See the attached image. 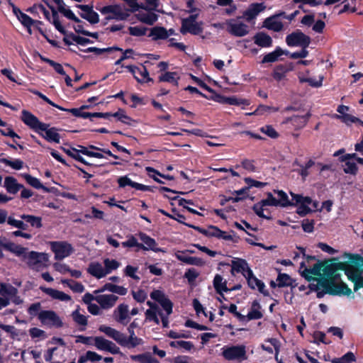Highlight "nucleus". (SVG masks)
<instances>
[{
	"instance_id": "obj_34",
	"label": "nucleus",
	"mask_w": 363,
	"mask_h": 363,
	"mask_svg": "<svg viewBox=\"0 0 363 363\" xmlns=\"http://www.w3.org/2000/svg\"><path fill=\"white\" fill-rule=\"evenodd\" d=\"M130 359L140 363H159V361L150 352L130 355Z\"/></svg>"
},
{
	"instance_id": "obj_64",
	"label": "nucleus",
	"mask_w": 363,
	"mask_h": 363,
	"mask_svg": "<svg viewBox=\"0 0 363 363\" xmlns=\"http://www.w3.org/2000/svg\"><path fill=\"white\" fill-rule=\"evenodd\" d=\"M345 167L344 168V172L345 174H350L352 175H356L358 172V167L357 164L354 162L346 161Z\"/></svg>"
},
{
	"instance_id": "obj_30",
	"label": "nucleus",
	"mask_w": 363,
	"mask_h": 363,
	"mask_svg": "<svg viewBox=\"0 0 363 363\" xmlns=\"http://www.w3.org/2000/svg\"><path fill=\"white\" fill-rule=\"evenodd\" d=\"M261 308L262 306L259 301H253L250 311L247 315V320L261 319L263 317V313L260 311Z\"/></svg>"
},
{
	"instance_id": "obj_5",
	"label": "nucleus",
	"mask_w": 363,
	"mask_h": 363,
	"mask_svg": "<svg viewBox=\"0 0 363 363\" xmlns=\"http://www.w3.org/2000/svg\"><path fill=\"white\" fill-rule=\"evenodd\" d=\"M286 43L289 47L308 48L311 38L300 30H296L286 35Z\"/></svg>"
},
{
	"instance_id": "obj_63",
	"label": "nucleus",
	"mask_w": 363,
	"mask_h": 363,
	"mask_svg": "<svg viewBox=\"0 0 363 363\" xmlns=\"http://www.w3.org/2000/svg\"><path fill=\"white\" fill-rule=\"evenodd\" d=\"M248 286L252 289H255L256 286L260 280L258 279L253 274L252 270H249L248 274L245 276Z\"/></svg>"
},
{
	"instance_id": "obj_36",
	"label": "nucleus",
	"mask_w": 363,
	"mask_h": 363,
	"mask_svg": "<svg viewBox=\"0 0 363 363\" xmlns=\"http://www.w3.org/2000/svg\"><path fill=\"white\" fill-rule=\"evenodd\" d=\"M89 107V106L88 105H83L79 108H72V110H70V113L75 117L89 118L91 121H94V118H95V113L82 111V110L88 108Z\"/></svg>"
},
{
	"instance_id": "obj_3",
	"label": "nucleus",
	"mask_w": 363,
	"mask_h": 363,
	"mask_svg": "<svg viewBox=\"0 0 363 363\" xmlns=\"http://www.w3.org/2000/svg\"><path fill=\"white\" fill-rule=\"evenodd\" d=\"M319 284L326 290L328 294L332 296H350L352 292L348 286L341 281L339 284L332 283L330 280H319Z\"/></svg>"
},
{
	"instance_id": "obj_23",
	"label": "nucleus",
	"mask_w": 363,
	"mask_h": 363,
	"mask_svg": "<svg viewBox=\"0 0 363 363\" xmlns=\"http://www.w3.org/2000/svg\"><path fill=\"white\" fill-rule=\"evenodd\" d=\"M213 287L216 292L220 295L224 299L223 292H228V288L227 287V281L224 280L221 275L217 274L215 275L213 281Z\"/></svg>"
},
{
	"instance_id": "obj_58",
	"label": "nucleus",
	"mask_w": 363,
	"mask_h": 363,
	"mask_svg": "<svg viewBox=\"0 0 363 363\" xmlns=\"http://www.w3.org/2000/svg\"><path fill=\"white\" fill-rule=\"evenodd\" d=\"M73 320L78 325L86 326L88 323L87 318L85 315L81 314L79 310H75L72 313Z\"/></svg>"
},
{
	"instance_id": "obj_55",
	"label": "nucleus",
	"mask_w": 363,
	"mask_h": 363,
	"mask_svg": "<svg viewBox=\"0 0 363 363\" xmlns=\"http://www.w3.org/2000/svg\"><path fill=\"white\" fill-rule=\"evenodd\" d=\"M94 340L95 347L99 350L106 351V349H108V346L111 343V341L108 340L103 337H95Z\"/></svg>"
},
{
	"instance_id": "obj_61",
	"label": "nucleus",
	"mask_w": 363,
	"mask_h": 363,
	"mask_svg": "<svg viewBox=\"0 0 363 363\" xmlns=\"http://www.w3.org/2000/svg\"><path fill=\"white\" fill-rule=\"evenodd\" d=\"M311 203H306L305 201H302V203H301L300 204L296 206H297L296 213L302 217L311 213L312 210L308 206V205H310Z\"/></svg>"
},
{
	"instance_id": "obj_19",
	"label": "nucleus",
	"mask_w": 363,
	"mask_h": 363,
	"mask_svg": "<svg viewBox=\"0 0 363 363\" xmlns=\"http://www.w3.org/2000/svg\"><path fill=\"white\" fill-rule=\"evenodd\" d=\"M78 7L81 10L79 15L82 18L88 21L89 23H98L99 15L94 11L91 7L87 5H79Z\"/></svg>"
},
{
	"instance_id": "obj_32",
	"label": "nucleus",
	"mask_w": 363,
	"mask_h": 363,
	"mask_svg": "<svg viewBox=\"0 0 363 363\" xmlns=\"http://www.w3.org/2000/svg\"><path fill=\"white\" fill-rule=\"evenodd\" d=\"M23 177L25 179L26 182L32 187L36 189H43L46 193H49L51 191L50 189L43 185L38 178L34 177L29 174H23Z\"/></svg>"
},
{
	"instance_id": "obj_12",
	"label": "nucleus",
	"mask_w": 363,
	"mask_h": 363,
	"mask_svg": "<svg viewBox=\"0 0 363 363\" xmlns=\"http://www.w3.org/2000/svg\"><path fill=\"white\" fill-rule=\"evenodd\" d=\"M138 236L139 237L140 240L143 242L142 244L144 245V247H140V250L147 251V250H152L155 252H165L166 250L164 249H162L161 247H157V243L156 242L155 240L148 235H147L145 233L140 232L138 234Z\"/></svg>"
},
{
	"instance_id": "obj_47",
	"label": "nucleus",
	"mask_w": 363,
	"mask_h": 363,
	"mask_svg": "<svg viewBox=\"0 0 363 363\" xmlns=\"http://www.w3.org/2000/svg\"><path fill=\"white\" fill-rule=\"evenodd\" d=\"M62 282L66 284L75 293H82L84 291V286L80 282L72 279H65Z\"/></svg>"
},
{
	"instance_id": "obj_54",
	"label": "nucleus",
	"mask_w": 363,
	"mask_h": 363,
	"mask_svg": "<svg viewBox=\"0 0 363 363\" xmlns=\"http://www.w3.org/2000/svg\"><path fill=\"white\" fill-rule=\"evenodd\" d=\"M322 272L325 278H328L335 273L337 268L335 267L333 263H329L328 261L323 262Z\"/></svg>"
},
{
	"instance_id": "obj_41",
	"label": "nucleus",
	"mask_w": 363,
	"mask_h": 363,
	"mask_svg": "<svg viewBox=\"0 0 363 363\" xmlns=\"http://www.w3.org/2000/svg\"><path fill=\"white\" fill-rule=\"evenodd\" d=\"M122 67L126 68L130 72H131L134 77L135 76H137L136 74L141 77L140 79H145L146 77H148L149 72L145 66H143L142 68H139L135 65L124 66L122 65Z\"/></svg>"
},
{
	"instance_id": "obj_31",
	"label": "nucleus",
	"mask_w": 363,
	"mask_h": 363,
	"mask_svg": "<svg viewBox=\"0 0 363 363\" xmlns=\"http://www.w3.org/2000/svg\"><path fill=\"white\" fill-rule=\"evenodd\" d=\"M298 13H299V11H294L290 15H286L285 13H279L269 18H267L264 20V23H279V21L282 20H288L289 21H291L294 20V16H296Z\"/></svg>"
},
{
	"instance_id": "obj_16",
	"label": "nucleus",
	"mask_w": 363,
	"mask_h": 363,
	"mask_svg": "<svg viewBox=\"0 0 363 363\" xmlns=\"http://www.w3.org/2000/svg\"><path fill=\"white\" fill-rule=\"evenodd\" d=\"M118 298V297L113 294H102L95 297V300L103 309L112 308L116 304Z\"/></svg>"
},
{
	"instance_id": "obj_28",
	"label": "nucleus",
	"mask_w": 363,
	"mask_h": 363,
	"mask_svg": "<svg viewBox=\"0 0 363 363\" xmlns=\"http://www.w3.org/2000/svg\"><path fill=\"white\" fill-rule=\"evenodd\" d=\"M105 291H108L121 296H125L128 292V289L123 286L106 283L100 289L95 291V293L104 292Z\"/></svg>"
},
{
	"instance_id": "obj_11",
	"label": "nucleus",
	"mask_w": 363,
	"mask_h": 363,
	"mask_svg": "<svg viewBox=\"0 0 363 363\" xmlns=\"http://www.w3.org/2000/svg\"><path fill=\"white\" fill-rule=\"evenodd\" d=\"M58 130L56 127H50L49 123H45V128L37 133L49 143H60L61 137Z\"/></svg>"
},
{
	"instance_id": "obj_21",
	"label": "nucleus",
	"mask_w": 363,
	"mask_h": 363,
	"mask_svg": "<svg viewBox=\"0 0 363 363\" xmlns=\"http://www.w3.org/2000/svg\"><path fill=\"white\" fill-rule=\"evenodd\" d=\"M264 9L265 6L262 4H252L244 12L243 16L245 20L248 21H252L261 11H264Z\"/></svg>"
},
{
	"instance_id": "obj_44",
	"label": "nucleus",
	"mask_w": 363,
	"mask_h": 363,
	"mask_svg": "<svg viewBox=\"0 0 363 363\" xmlns=\"http://www.w3.org/2000/svg\"><path fill=\"white\" fill-rule=\"evenodd\" d=\"M0 162L11 167L15 170H20L23 167L24 162L20 159L10 160L7 158H0Z\"/></svg>"
},
{
	"instance_id": "obj_39",
	"label": "nucleus",
	"mask_w": 363,
	"mask_h": 363,
	"mask_svg": "<svg viewBox=\"0 0 363 363\" xmlns=\"http://www.w3.org/2000/svg\"><path fill=\"white\" fill-rule=\"evenodd\" d=\"M56 313L54 311L51 310H43L39 312L38 313V319L43 325H47L50 322L52 323V320H54Z\"/></svg>"
},
{
	"instance_id": "obj_24",
	"label": "nucleus",
	"mask_w": 363,
	"mask_h": 363,
	"mask_svg": "<svg viewBox=\"0 0 363 363\" xmlns=\"http://www.w3.org/2000/svg\"><path fill=\"white\" fill-rule=\"evenodd\" d=\"M289 52L284 50L280 47H277L273 52H269L264 56L262 63L274 62L278 60L279 57L283 55H288Z\"/></svg>"
},
{
	"instance_id": "obj_62",
	"label": "nucleus",
	"mask_w": 363,
	"mask_h": 363,
	"mask_svg": "<svg viewBox=\"0 0 363 363\" xmlns=\"http://www.w3.org/2000/svg\"><path fill=\"white\" fill-rule=\"evenodd\" d=\"M260 131L271 138L275 139L279 137V133L277 131L272 127V125H267L260 128Z\"/></svg>"
},
{
	"instance_id": "obj_60",
	"label": "nucleus",
	"mask_w": 363,
	"mask_h": 363,
	"mask_svg": "<svg viewBox=\"0 0 363 363\" xmlns=\"http://www.w3.org/2000/svg\"><path fill=\"white\" fill-rule=\"evenodd\" d=\"M104 270L107 272V274L111 273L112 270L116 269L119 267L120 263L116 259H106L104 261Z\"/></svg>"
},
{
	"instance_id": "obj_56",
	"label": "nucleus",
	"mask_w": 363,
	"mask_h": 363,
	"mask_svg": "<svg viewBox=\"0 0 363 363\" xmlns=\"http://www.w3.org/2000/svg\"><path fill=\"white\" fill-rule=\"evenodd\" d=\"M334 118L340 119L343 123H346L347 125H349L350 123L361 122V120L359 118L355 117L349 113L343 115L335 114Z\"/></svg>"
},
{
	"instance_id": "obj_17",
	"label": "nucleus",
	"mask_w": 363,
	"mask_h": 363,
	"mask_svg": "<svg viewBox=\"0 0 363 363\" xmlns=\"http://www.w3.org/2000/svg\"><path fill=\"white\" fill-rule=\"evenodd\" d=\"M226 30L232 35L242 37L249 33L250 28L247 24H227Z\"/></svg>"
},
{
	"instance_id": "obj_38",
	"label": "nucleus",
	"mask_w": 363,
	"mask_h": 363,
	"mask_svg": "<svg viewBox=\"0 0 363 363\" xmlns=\"http://www.w3.org/2000/svg\"><path fill=\"white\" fill-rule=\"evenodd\" d=\"M177 76V73L176 72H166L159 77L158 81L159 82H169L178 86L179 77H176Z\"/></svg>"
},
{
	"instance_id": "obj_57",
	"label": "nucleus",
	"mask_w": 363,
	"mask_h": 363,
	"mask_svg": "<svg viewBox=\"0 0 363 363\" xmlns=\"http://www.w3.org/2000/svg\"><path fill=\"white\" fill-rule=\"evenodd\" d=\"M55 26V28L59 30L60 33L64 34L63 41L67 45H72L73 43V40H72V33L69 34L67 33L65 31V24H53Z\"/></svg>"
},
{
	"instance_id": "obj_27",
	"label": "nucleus",
	"mask_w": 363,
	"mask_h": 363,
	"mask_svg": "<svg viewBox=\"0 0 363 363\" xmlns=\"http://www.w3.org/2000/svg\"><path fill=\"white\" fill-rule=\"evenodd\" d=\"M177 258L187 264L195 265L198 267H202L205 264V262L202 258L196 257H191L182 252V254H177Z\"/></svg>"
},
{
	"instance_id": "obj_48",
	"label": "nucleus",
	"mask_w": 363,
	"mask_h": 363,
	"mask_svg": "<svg viewBox=\"0 0 363 363\" xmlns=\"http://www.w3.org/2000/svg\"><path fill=\"white\" fill-rule=\"evenodd\" d=\"M121 245L123 247H137L138 249L136 250L137 252L138 251V250H140V247H144V245L142 244V243H140L138 242V240L136 239V238L133 235H130L129 236H128V240L125 242H123L121 243Z\"/></svg>"
},
{
	"instance_id": "obj_42",
	"label": "nucleus",
	"mask_w": 363,
	"mask_h": 363,
	"mask_svg": "<svg viewBox=\"0 0 363 363\" xmlns=\"http://www.w3.org/2000/svg\"><path fill=\"white\" fill-rule=\"evenodd\" d=\"M21 218L27 223H30L32 227L40 228L43 226L41 217L33 215L23 214L21 216Z\"/></svg>"
},
{
	"instance_id": "obj_6",
	"label": "nucleus",
	"mask_w": 363,
	"mask_h": 363,
	"mask_svg": "<svg viewBox=\"0 0 363 363\" xmlns=\"http://www.w3.org/2000/svg\"><path fill=\"white\" fill-rule=\"evenodd\" d=\"M50 249L55 254L56 260H62L69 256L74 251L72 245L66 241H52L50 243Z\"/></svg>"
},
{
	"instance_id": "obj_45",
	"label": "nucleus",
	"mask_w": 363,
	"mask_h": 363,
	"mask_svg": "<svg viewBox=\"0 0 363 363\" xmlns=\"http://www.w3.org/2000/svg\"><path fill=\"white\" fill-rule=\"evenodd\" d=\"M288 71L289 69L285 65H279L274 69L272 76L277 81H281L285 77V74Z\"/></svg>"
},
{
	"instance_id": "obj_52",
	"label": "nucleus",
	"mask_w": 363,
	"mask_h": 363,
	"mask_svg": "<svg viewBox=\"0 0 363 363\" xmlns=\"http://www.w3.org/2000/svg\"><path fill=\"white\" fill-rule=\"evenodd\" d=\"M18 294V289L11 286V285H6V284H1L0 286V294L1 296L8 295L9 296H12L14 295H16Z\"/></svg>"
},
{
	"instance_id": "obj_22",
	"label": "nucleus",
	"mask_w": 363,
	"mask_h": 363,
	"mask_svg": "<svg viewBox=\"0 0 363 363\" xmlns=\"http://www.w3.org/2000/svg\"><path fill=\"white\" fill-rule=\"evenodd\" d=\"M40 289L43 292L48 294L53 299H57V300L63 301H68L71 300L70 296L67 295V294H65L62 291H58L57 289H54L52 288H47L45 286H40Z\"/></svg>"
},
{
	"instance_id": "obj_13",
	"label": "nucleus",
	"mask_w": 363,
	"mask_h": 363,
	"mask_svg": "<svg viewBox=\"0 0 363 363\" xmlns=\"http://www.w3.org/2000/svg\"><path fill=\"white\" fill-rule=\"evenodd\" d=\"M114 320L123 325H126L130 320L128 306L125 303H121L113 311Z\"/></svg>"
},
{
	"instance_id": "obj_33",
	"label": "nucleus",
	"mask_w": 363,
	"mask_h": 363,
	"mask_svg": "<svg viewBox=\"0 0 363 363\" xmlns=\"http://www.w3.org/2000/svg\"><path fill=\"white\" fill-rule=\"evenodd\" d=\"M58 11L65 16L68 20L74 21L76 23H79L80 21L77 18L74 13L67 7L64 1L61 0L60 3L56 4Z\"/></svg>"
},
{
	"instance_id": "obj_8",
	"label": "nucleus",
	"mask_w": 363,
	"mask_h": 363,
	"mask_svg": "<svg viewBox=\"0 0 363 363\" xmlns=\"http://www.w3.org/2000/svg\"><path fill=\"white\" fill-rule=\"evenodd\" d=\"M210 100H213L216 102L223 104H229L238 106H242V109L245 108V106H247L250 104L249 100L245 99L238 98L235 96H225L221 94H216L214 96H210Z\"/></svg>"
},
{
	"instance_id": "obj_53",
	"label": "nucleus",
	"mask_w": 363,
	"mask_h": 363,
	"mask_svg": "<svg viewBox=\"0 0 363 363\" xmlns=\"http://www.w3.org/2000/svg\"><path fill=\"white\" fill-rule=\"evenodd\" d=\"M264 206H262L260 201L255 203L252 206V210L255 213V214L259 218H264L266 220H270L272 219V217L269 215L267 216L264 213Z\"/></svg>"
},
{
	"instance_id": "obj_1",
	"label": "nucleus",
	"mask_w": 363,
	"mask_h": 363,
	"mask_svg": "<svg viewBox=\"0 0 363 363\" xmlns=\"http://www.w3.org/2000/svg\"><path fill=\"white\" fill-rule=\"evenodd\" d=\"M99 330L113 339L118 345L123 347L134 348L143 344V339L137 337L135 333L129 334V336L126 337L120 331L104 325H101L99 328Z\"/></svg>"
},
{
	"instance_id": "obj_46",
	"label": "nucleus",
	"mask_w": 363,
	"mask_h": 363,
	"mask_svg": "<svg viewBox=\"0 0 363 363\" xmlns=\"http://www.w3.org/2000/svg\"><path fill=\"white\" fill-rule=\"evenodd\" d=\"M290 194L291 196V206H296L302 201H305L306 203H312V199L309 196H303L301 194H296L293 192H290Z\"/></svg>"
},
{
	"instance_id": "obj_20",
	"label": "nucleus",
	"mask_w": 363,
	"mask_h": 363,
	"mask_svg": "<svg viewBox=\"0 0 363 363\" xmlns=\"http://www.w3.org/2000/svg\"><path fill=\"white\" fill-rule=\"evenodd\" d=\"M6 191L11 194H17L21 189L23 188V185L18 183L17 179L13 177H6L4 179V185Z\"/></svg>"
},
{
	"instance_id": "obj_51",
	"label": "nucleus",
	"mask_w": 363,
	"mask_h": 363,
	"mask_svg": "<svg viewBox=\"0 0 363 363\" xmlns=\"http://www.w3.org/2000/svg\"><path fill=\"white\" fill-rule=\"evenodd\" d=\"M356 361L355 355L352 352H347L340 358H334L333 363H351Z\"/></svg>"
},
{
	"instance_id": "obj_15",
	"label": "nucleus",
	"mask_w": 363,
	"mask_h": 363,
	"mask_svg": "<svg viewBox=\"0 0 363 363\" xmlns=\"http://www.w3.org/2000/svg\"><path fill=\"white\" fill-rule=\"evenodd\" d=\"M231 274H234V272L241 273L245 277L248 274L249 270H252L247 261L241 258H235L232 260Z\"/></svg>"
},
{
	"instance_id": "obj_10",
	"label": "nucleus",
	"mask_w": 363,
	"mask_h": 363,
	"mask_svg": "<svg viewBox=\"0 0 363 363\" xmlns=\"http://www.w3.org/2000/svg\"><path fill=\"white\" fill-rule=\"evenodd\" d=\"M31 10L35 11L40 18L43 17L45 20L52 21V23H60L58 12L51 6H49V9H47L43 5H35Z\"/></svg>"
},
{
	"instance_id": "obj_25",
	"label": "nucleus",
	"mask_w": 363,
	"mask_h": 363,
	"mask_svg": "<svg viewBox=\"0 0 363 363\" xmlns=\"http://www.w3.org/2000/svg\"><path fill=\"white\" fill-rule=\"evenodd\" d=\"M46 261H48V257L45 253L31 251L28 254V264L30 267L37 266Z\"/></svg>"
},
{
	"instance_id": "obj_43",
	"label": "nucleus",
	"mask_w": 363,
	"mask_h": 363,
	"mask_svg": "<svg viewBox=\"0 0 363 363\" xmlns=\"http://www.w3.org/2000/svg\"><path fill=\"white\" fill-rule=\"evenodd\" d=\"M80 50L84 52H94L96 55H99L104 52H111L113 50L122 51V49L118 47H110L106 48L90 47L86 49H80Z\"/></svg>"
},
{
	"instance_id": "obj_59",
	"label": "nucleus",
	"mask_w": 363,
	"mask_h": 363,
	"mask_svg": "<svg viewBox=\"0 0 363 363\" xmlns=\"http://www.w3.org/2000/svg\"><path fill=\"white\" fill-rule=\"evenodd\" d=\"M149 28L146 27H140V26H135V27H129L128 30L129 33L133 36L141 37L143 35H146L147 32Z\"/></svg>"
},
{
	"instance_id": "obj_49",
	"label": "nucleus",
	"mask_w": 363,
	"mask_h": 363,
	"mask_svg": "<svg viewBox=\"0 0 363 363\" xmlns=\"http://www.w3.org/2000/svg\"><path fill=\"white\" fill-rule=\"evenodd\" d=\"M275 192L279 197V199H277L279 202L278 206L288 207L291 206V201L289 199L287 194L283 190H277L275 191Z\"/></svg>"
},
{
	"instance_id": "obj_2",
	"label": "nucleus",
	"mask_w": 363,
	"mask_h": 363,
	"mask_svg": "<svg viewBox=\"0 0 363 363\" xmlns=\"http://www.w3.org/2000/svg\"><path fill=\"white\" fill-rule=\"evenodd\" d=\"M351 274L349 280L354 283V291L363 288V257L358 254H347Z\"/></svg>"
},
{
	"instance_id": "obj_35",
	"label": "nucleus",
	"mask_w": 363,
	"mask_h": 363,
	"mask_svg": "<svg viewBox=\"0 0 363 363\" xmlns=\"http://www.w3.org/2000/svg\"><path fill=\"white\" fill-rule=\"evenodd\" d=\"M201 25L202 24H182L180 33L183 35L188 33L193 35H199L203 32Z\"/></svg>"
},
{
	"instance_id": "obj_50",
	"label": "nucleus",
	"mask_w": 363,
	"mask_h": 363,
	"mask_svg": "<svg viewBox=\"0 0 363 363\" xmlns=\"http://www.w3.org/2000/svg\"><path fill=\"white\" fill-rule=\"evenodd\" d=\"M169 345L172 347L182 348L186 351H189L194 347V345L191 342L184 340L172 341L170 342Z\"/></svg>"
},
{
	"instance_id": "obj_40",
	"label": "nucleus",
	"mask_w": 363,
	"mask_h": 363,
	"mask_svg": "<svg viewBox=\"0 0 363 363\" xmlns=\"http://www.w3.org/2000/svg\"><path fill=\"white\" fill-rule=\"evenodd\" d=\"M62 151L66 153L70 157L74 159L75 160L85 164V165H91L90 163L86 162L84 157H82L79 154H78V149L74 147H72L70 149H67L65 147H61Z\"/></svg>"
},
{
	"instance_id": "obj_26",
	"label": "nucleus",
	"mask_w": 363,
	"mask_h": 363,
	"mask_svg": "<svg viewBox=\"0 0 363 363\" xmlns=\"http://www.w3.org/2000/svg\"><path fill=\"white\" fill-rule=\"evenodd\" d=\"M253 39L254 43L261 48H269L272 45V38L264 32L257 33Z\"/></svg>"
},
{
	"instance_id": "obj_37",
	"label": "nucleus",
	"mask_w": 363,
	"mask_h": 363,
	"mask_svg": "<svg viewBox=\"0 0 363 363\" xmlns=\"http://www.w3.org/2000/svg\"><path fill=\"white\" fill-rule=\"evenodd\" d=\"M277 282L279 288L286 286H296V285H294V280L289 274L285 273H279L277 278Z\"/></svg>"
},
{
	"instance_id": "obj_4",
	"label": "nucleus",
	"mask_w": 363,
	"mask_h": 363,
	"mask_svg": "<svg viewBox=\"0 0 363 363\" xmlns=\"http://www.w3.org/2000/svg\"><path fill=\"white\" fill-rule=\"evenodd\" d=\"M99 11L106 20L123 21L128 16L125 9L118 4L102 6Z\"/></svg>"
},
{
	"instance_id": "obj_18",
	"label": "nucleus",
	"mask_w": 363,
	"mask_h": 363,
	"mask_svg": "<svg viewBox=\"0 0 363 363\" xmlns=\"http://www.w3.org/2000/svg\"><path fill=\"white\" fill-rule=\"evenodd\" d=\"M147 36L152 38L153 41L168 39L167 29L162 26H155L149 28Z\"/></svg>"
},
{
	"instance_id": "obj_29",
	"label": "nucleus",
	"mask_w": 363,
	"mask_h": 363,
	"mask_svg": "<svg viewBox=\"0 0 363 363\" xmlns=\"http://www.w3.org/2000/svg\"><path fill=\"white\" fill-rule=\"evenodd\" d=\"M88 273L97 279H101L107 274L104 268L99 262L91 263L87 269Z\"/></svg>"
},
{
	"instance_id": "obj_14",
	"label": "nucleus",
	"mask_w": 363,
	"mask_h": 363,
	"mask_svg": "<svg viewBox=\"0 0 363 363\" xmlns=\"http://www.w3.org/2000/svg\"><path fill=\"white\" fill-rule=\"evenodd\" d=\"M311 116V113L308 111L306 114L303 116L294 115L291 117H288L283 123L286 124L290 123L295 130H300L306 126Z\"/></svg>"
},
{
	"instance_id": "obj_9",
	"label": "nucleus",
	"mask_w": 363,
	"mask_h": 363,
	"mask_svg": "<svg viewBox=\"0 0 363 363\" xmlns=\"http://www.w3.org/2000/svg\"><path fill=\"white\" fill-rule=\"evenodd\" d=\"M21 119L24 124L36 133L38 130H43L45 128V123L41 122L34 114L28 111H22Z\"/></svg>"
},
{
	"instance_id": "obj_7",
	"label": "nucleus",
	"mask_w": 363,
	"mask_h": 363,
	"mask_svg": "<svg viewBox=\"0 0 363 363\" xmlns=\"http://www.w3.org/2000/svg\"><path fill=\"white\" fill-rule=\"evenodd\" d=\"M223 357L227 360H245L247 359L245 345H233L223 348Z\"/></svg>"
}]
</instances>
